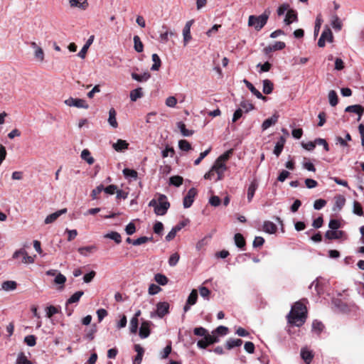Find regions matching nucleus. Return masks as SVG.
Returning <instances> with one entry per match:
<instances>
[{
	"label": "nucleus",
	"instance_id": "6",
	"mask_svg": "<svg viewBox=\"0 0 364 364\" xmlns=\"http://www.w3.org/2000/svg\"><path fill=\"white\" fill-rule=\"evenodd\" d=\"M65 104L69 107L88 109L89 105L83 99L73 98L72 97L65 100Z\"/></svg>",
	"mask_w": 364,
	"mask_h": 364
},
{
	"label": "nucleus",
	"instance_id": "62",
	"mask_svg": "<svg viewBox=\"0 0 364 364\" xmlns=\"http://www.w3.org/2000/svg\"><path fill=\"white\" fill-rule=\"evenodd\" d=\"M341 227V222L337 219H331L328 223V228L331 230H338Z\"/></svg>",
	"mask_w": 364,
	"mask_h": 364
},
{
	"label": "nucleus",
	"instance_id": "33",
	"mask_svg": "<svg viewBox=\"0 0 364 364\" xmlns=\"http://www.w3.org/2000/svg\"><path fill=\"white\" fill-rule=\"evenodd\" d=\"M117 112L114 108H111L109 111L108 122L113 128L118 127V123L116 119Z\"/></svg>",
	"mask_w": 364,
	"mask_h": 364
},
{
	"label": "nucleus",
	"instance_id": "48",
	"mask_svg": "<svg viewBox=\"0 0 364 364\" xmlns=\"http://www.w3.org/2000/svg\"><path fill=\"white\" fill-rule=\"evenodd\" d=\"M353 213L358 216L363 215V207L361 204L357 200L353 202Z\"/></svg>",
	"mask_w": 364,
	"mask_h": 364
},
{
	"label": "nucleus",
	"instance_id": "37",
	"mask_svg": "<svg viewBox=\"0 0 364 364\" xmlns=\"http://www.w3.org/2000/svg\"><path fill=\"white\" fill-rule=\"evenodd\" d=\"M331 26L337 31H341L342 28V22L336 14L333 15L331 17Z\"/></svg>",
	"mask_w": 364,
	"mask_h": 364
},
{
	"label": "nucleus",
	"instance_id": "15",
	"mask_svg": "<svg viewBox=\"0 0 364 364\" xmlns=\"http://www.w3.org/2000/svg\"><path fill=\"white\" fill-rule=\"evenodd\" d=\"M94 38H95V36L93 35L90 36L89 37V38L87 39L85 44L83 46L82 49L77 53L78 57H80L82 59H84L85 58L87 50H88L89 47L92 44Z\"/></svg>",
	"mask_w": 364,
	"mask_h": 364
},
{
	"label": "nucleus",
	"instance_id": "21",
	"mask_svg": "<svg viewBox=\"0 0 364 364\" xmlns=\"http://www.w3.org/2000/svg\"><path fill=\"white\" fill-rule=\"evenodd\" d=\"M122 173L124 176L130 181H136L138 178V173L134 169L125 168L123 169Z\"/></svg>",
	"mask_w": 364,
	"mask_h": 364
},
{
	"label": "nucleus",
	"instance_id": "46",
	"mask_svg": "<svg viewBox=\"0 0 364 364\" xmlns=\"http://www.w3.org/2000/svg\"><path fill=\"white\" fill-rule=\"evenodd\" d=\"M178 148L181 151H188L192 149L191 144L186 139H181L178 141Z\"/></svg>",
	"mask_w": 364,
	"mask_h": 364
},
{
	"label": "nucleus",
	"instance_id": "35",
	"mask_svg": "<svg viewBox=\"0 0 364 364\" xmlns=\"http://www.w3.org/2000/svg\"><path fill=\"white\" fill-rule=\"evenodd\" d=\"M84 294L83 291H77L75 292L67 301L66 304L70 305L73 303H77L80 301L81 296Z\"/></svg>",
	"mask_w": 364,
	"mask_h": 364
},
{
	"label": "nucleus",
	"instance_id": "8",
	"mask_svg": "<svg viewBox=\"0 0 364 364\" xmlns=\"http://www.w3.org/2000/svg\"><path fill=\"white\" fill-rule=\"evenodd\" d=\"M197 193V190L195 188H191L188 190L186 196L183 198V205L184 208H188L193 205L194 202V198Z\"/></svg>",
	"mask_w": 364,
	"mask_h": 364
},
{
	"label": "nucleus",
	"instance_id": "27",
	"mask_svg": "<svg viewBox=\"0 0 364 364\" xmlns=\"http://www.w3.org/2000/svg\"><path fill=\"white\" fill-rule=\"evenodd\" d=\"M31 46L33 48L35 49V58L39 61H43L44 59V53L43 49L41 47L38 46V45L35 42H31Z\"/></svg>",
	"mask_w": 364,
	"mask_h": 364
},
{
	"label": "nucleus",
	"instance_id": "59",
	"mask_svg": "<svg viewBox=\"0 0 364 364\" xmlns=\"http://www.w3.org/2000/svg\"><path fill=\"white\" fill-rule=\"evenodd\" d=\"M206 337L210 346L220 342L219 336L216 335L213 331H212V334H210L208 332Z\"/></svg>",
	"mask_w": 364,
	"mask_h": 364
},
{
	"label": "nucleus",
	"instance_id": "13",
	"mask_svg": "<svg viewBox=\"0 0 364 364\" xmlns=\"http://www.w3.org/2000/svg\"><path fill=\"white\" fill-rule=\"evenodd\" d=\"M279 119V114H274L271 117L266 119L262 124V130H266L271 126L274 125Z\"/></svg>",
	"mask_w": 364,
	"mask_h": 364
},
{
	"label": "nucleus",
	"instance_id": "40",
	"mask_svg": "<svg viewBox=\"0 0 364 364\" xmlns=\"http://www.w3.org/2000/svg\"><path fill=\"white\" fill-rule=\"evenodd\" d=\"M328 101L329 104L332 107H335L338 103V97L336 92L335 90H331L328 92Z\"/></svg>",
	"mask_w": 364,
	"mask_h": 364
},
{
	"label": "nucleus",
	"instance_id": "41",
	"mask_svg": "<svg viewBox=\"0 0 364 364\" xmlns=\"http://www.w3.org/2000/svg\"><path fill=\"white\" fill-rule=\"evenodd\" d=\"M322 23H323L322 16H321V14H319L317 15L316 21H315V26H314V36L315 38L318 35Z\"/></svg>",
	"mask_w": 364,
	"mask_h": 364
},
{
	"label": "nucleus",
	"instance_id": "63",
	"mask_svg": "<svg viewBox=\"0 0 364 364\" xmlns=\"http://www.w3.org/2000/svg\"><path fill=\"white\" fill-rule=\"evenodd\" d=\"M161 291V288L155 284H151L149 287L148 292L150 295H155Z\"/></svg>",
	"mask_w": 364,
	"mask_h": 364
},
{
	"label": "nucleus",
	"instance_id": "30",
	"mask_svg": "<svg viewBox=\"0 0 364 364\" xmlns=\"http://www.w3.org/2000/svg\"><path fill=\"white\" fill-rule=\"evenodd\" d=\"M17 287V283L15 281L7 280L1 284V289L6 291H14Z\"/></svg>",
	"mask_w": 364,
	"mask_h": 364
},
{
	"label": "nucleus",
	"instance_id": "11",
	"mask_svg": "<svg viewBox=\"0 0 364 364\" xmlns=\"http://www.w3.org/2000/svg\"><path fill=\"white\" fill-rule=\"evenodd\" d=\"M66 213H67V208H63V209L57 210L55 213H53L48 215L46 218L44 223L46 224L52 223L55 222L60 215H62L63 214H65Z\"/></svg>",
	"mask_w": 364,
	"mask_h": 364
},
{
	"label": "nucleus",
	"instance_id": "17",
	"mask_svg": "<svg viewBox=\"0 0 364 364\" xmlns=\"http://www.w3.org/2000/svg\"><path fill=\"white\" fill-rule=\"evenodd\" d=\"M285 142H286V139L284 138V136H281L279 138V140L277 141V142L276 143L273 153L277 157L279 156V155L281 154V153L284 149Z\"/></svg>",
	"mask_w": 364,
	"mask_h": 364
},
{
	"label": "nucleus",
	"instance_id": "50",
	"mask_svg": "<svg viewBox=\"0 0 364 364\" xmlns=\"http://www.w3.org/2000/svg\"><path fill=\"white\" fill-rule=\"evenodd\" d=\"M16 364H33L25 355L24 353L21 352L18 355Z\"/></svg>",
	"mask_w": 364,
	"mask_h": 364
},
{
	"label": "nucleus",
	"instance_id": "60",
	"mask_svg": "<svg viewBox=\"0 0 364 364\" xmlns=\"http://www.w3.org/2000/svg\"><path fill=\"white\" fill-rule=\"evenodd\" d=\"M199 292H200V296L204 298L206 300H209L210 299V291L205 287H199Z\"/></svg>",
	"mask_w": 364,
	"mask_h": 364
},
{
	"label": "nucleus",
	"instance_id": "23",
	"mask_svg": "<svg viewBox=\"0 0 364 364\" xmlns=\"http://www.w3.org/2000/svg\"><path fill=\"white\" fill-rule=\"evenodd\" d=\"M263 230L267 233L274 234L277 232V227L274 223L267 220L263 223Z\"/></svg>",
	"mask_w": 364,
	"mask_h": 364
},
{
	"label": "nucleus",
	"instance_id": "42",
	"mask_svg": "<svg viewBox=\"0 0 364 364\" xmlns=\"http://www.w3.org/2000/svg\"><path fill=\"white\" fill-rule=\"evenodd\" d=\"M324 325L323 323L318 320H314L312 323V331L316 332L319 335L323 330Z\"/></svg>",
	"mask_w": 364,
	"mask_h": 364
},
{
	"label": "nucleus",
	"instance_id": "19",
	"mask_svg": "<svg viewBox=\"0 0 364 364\" xmlns=\"http://www.w3.org/2000/svg\"><path fill=\"white\" fill-rule=\"evenodd\" d=\"M335 203L333 208V210H341L346 203V198L342 195H337L334 198Z\"/></svg>",
	"mask_w": 364,
	"mask_h": 364
},
{
	"label": "nucleus",
	"instance_id": "53",
	"mask_svg": "<svg viewBox=\"0 0 364 364\" xmlns=\"http://www.w3.org/2000/svg\"><path fill=\"white\" fill-rule=\"evenodd\" d=\"M179 259H180V255L178 252H175V253L172 254L170 256L168 261L169 266L175 267L177 264V263L178 262Z\"/></svg>",
	"mask_w": 364,
	"mask_h": 364
},
{
	"label": "nucleus",
	"instance_id": "18",
	"mask_svg": "<svg viewBox=\"0 0 364 364\" xmlns=\"http://www.w3.org/2000/svg\"><path fill=\"white\" fill-rule=\"evenodd\" d=\"M243 341L240 338H229L226 341L225 347L228 350H231L235 347H240Z\"/></svg>",
	"mask_w": 364,
	"mask_h": 364
},
{
	"label": "nucleus",
	"instance_id": "14",
	"mask_svg": "<svg viewBox=\"0 0 364 364\" xmlns=\"http://www.w3.org/2000/svg\"><path fill=\"white\" fill-rule=\"evenodd\" d=\"M332 304L334 308L340 312H346L348 310V305L340 299H333Z\"/></svg>",
	"mask_w": 364,
	"mask_h": 364
},
{
	"label": "nucleus",
	"instance_id": "16",
	"mask_svg": "<svg viewBox=\"0 0 364 364\" xmlns=\"http://www.w3.org/2000/svg\"><path fill=\"white\" fill-rule=\"evenodd\" d=\"M293 21H298L297 12L294 9H289L286 14L284 23L290 25Z\"/></svg>",
	"mask_w": 364,
	"mask_h": 364
},
{
	"label": "nucleus",
	"instance_id": "34",
	"mask_svg": "<svg viewBox=\"0 0 364 364\" xmlns=\"http://www.w3.org/2000/svg\"><path fill=\"white\" fill-rule=\"evenodd\" d=\"M263 89L262 92L266 95H269L272 92L274 85L270 80L266 79L262 81Z\"/></svg>",
	"mask_w": 364,
	"mask_h": 364
},
{
	"label": "nucleus",
	"instance_id": "49",
	"mask_svg": "<svg viewBox=\"0 0 364 364\" xmlns=\"http://www.w3.org/2000/svg\"><path fill=\"white\" fill-rule=\"evenodd\" d=\"M97 331V328L96 324H92L89 331L86 333L84 338L88 339L89 341H92L95 338V334Z\"/></svg>",
	"mask_w": 364,
	"mask_h": 364
},
{
	"label": "nucleus",
	"instance_id": "31",
	"mask_svg": "<svg viewBox=\"0 0 364 364\" xmlns=\"http://www.w3.org/2000/svg\"><path fill=\"white\" fill-rule=\"evenodd\" d=\"M144 95L142 88L137 87L136 89L132 90L130 92V100L132 102H136L138 99L142 97Z\"/></svg>",
	"mask_w": 364,
	"mask_h": 364
},
{
	"label": "nucleus",
	"instance_id": "45",
	"mask_svg": "<svg viewBox=\"0 0 364 364\" xmlns=\"http://www.w3.org/2000/svg\"><path fill=\"white\" fill-rule=\"evenodd\" d=\"M211 168L214 171L227 170V168H228L225 163L220 161L219 159H217L215 161V162Z\"/></svg>",
	"mask_w": 364,
	"mask_h": 364
},
{
	"label": "nucleus",
	"instance_id": "36",
	"mask_svg": "<svg viewBox=\"0 0 364 364\" xmlns=\"http://www.w3.org/2000/svg\"><path fill=\"white\" fill-rule=\"evenodd\" d=\"M104 237L114 240L117 244L122 242L121 235L115 231H112L104 235Z\"/></svg>",
	"mask_w": 364,
	"mask_h": 364
},
{
	"label": "nucleus",
	"instance_id": "2",
	"mask_svg": "<svg viewBox=\"0 0 364 364\" xmlns=\"http://www.w3.org/2000/svg\"><path fill=\"white\" fill-rule=\"evenodd\" d=\"M149 207H153L154 213L157 215H164L170 208V203L164 194H159L158 199L153 198L149 203Z\"/></svg>",
	"mask_w": 364,
	"mask_h": 364
},
{
	"label": "nucleus",
	"instance_id": "22",
	"mask_svg": "<svg viewBox=\"0 0 364 364\" xmlns=\"http://www.w3.org/2000/svg\"><path fill=\"white\" fill-rule=\"evenodd\" d=\"M257 187L258 183L256 180H254L250 183L247 190V200L249 203L252 201Z\"/></svg>",
	"mask_w": 364,
	"mask_h": 364
},
{
	"label": "nucleus",
	"instance_id": "58",
	"mask_svg": "<svg viewBox=\"0 0 364 364\" xmlns=\"http://www.w3.org/2000/svg\"><path fill=\"white\" fill-rule=\"evenodd\" d=\"M228 328L226 327V326H219L218 327H217L215 330H213V331L216 334L218 335V336H225L228 334Z\"/></svg>",
	"mask_w": 364,
	"mask_h": 364
},
{
	"label": "nucleus",
	"instance_id": "39",
	"mask_svg": "<svg viewBox=\"0 0 364 364\" xmlns=\"http://www.w3.org/2000/svg\"><path fill=\"white\" fill-rule=\"evenodd\" d=\"M134 48L137 53H141L144 50V45L139 36H134L133 38Z\"/></svg>",
	"mask_w": 364,
	"mask_h": 364
},
{
	"label": "nucleus",
	"instance_id": "5",
	"mask_svg": "<svg viewBox=\"0 0 364 364\" xmlns=\"http://www.w3.org/2000/svg\"><path fill=\"white\" fill-rule=\"evenodd\" d=\"M333 41V36L332 31L328 26H326L318 39V46L320 48H323L326 45V41L331 43Z\"/></svg>",
	"mask_w": 364,
	"mask_h": 364
},
{
	"label": "nucleus",
	"instance_id": "24",
	"mask_svg": "<svg viewBox=\"0 0 364 364\" xmlns=\"http://www.w3.org/2000/svg\"><path fill=\"white\" fill-rule=\"evenodd\" d=\"M301 357L306 364H309L314 358V354L312 351L303 348L301 350Z\"/></svg>",
	"mask_w": 364,
	"mask_h": 364
},
{
	"label": "nucleus",
	"instance_id": "25",
	"mask_svg": "<svg viewBox=\"0 0 364 364\" xmlns=\"http://www.w3.org/2000/svg\"><path fill=\"white\" fill-rule=\"evenodd\" d=\"M234 241L235 245L242 250H244L246 245L245 237L241 233H236L234 235Z\"/></svg>",
	"mask_w": 364,
	"mask_h": 364
},
{
	"label": "nucleus",
	"instance_id": "38",
	"mask_svg": "<svg viewBox=\"0 0 364 364\" xmlns=\"http://www.w3.org/2000/svg\"><path fill=\"white\" fill-rule=\"evenodd\" d=\"M154 280L159 285H161V286H164V285L167 284L168 282V277L166 275L161 274V273H157L154 275Z\"/></svg>",
	"mask_w": 364,
	"mask_h": 364
},
{
	"label": "nucleus",
	"instance_id": "56",
	"mask_svg": "<svg viewBox=\"0 0 364 364\" xmlns=\"http://www.w3.org/2000/svg\"><path fill=\"white\" fill-rule=\"evenodd\" d=\"M183 42L186 46L188 41L191 39V28L188 26H184L183 29Z\"/></svg>",
	"mask_w": 364,
	"mask_h": 364
},
{
	"label": "nucleus",
	"instance_id": "29",
	"mask_svg": "<svg viewBox=\"0 0 364 364\" xmlns=\"http://www.w3.org/2000/svg\"><path fill=\"white\" fill-rule=\"evenodd\" d=\"M129 144L122 139H118L116 143L112 145L113 149L117 151H122L124 149H128Z\"/></svg>",
	"mask_w": 364,
	"mask_h": 364
},
{
	"label": "nucleus",
	"instance_id": "4",
	"mask_svg": "<svg viewBox=\"0 0 364 364\" xmlns=\"http://www.w3.org/2000/svg\"><path fill=\"white\" fill-rule=\"evenodd\" d=\"M156 311H151L150 317L151 318L157 316L159 318H162L164 316L169 314L170 304L167 301H159L156 304Z\"/></svg>",
	"mask_w": 364,
	"mask_h": 364
},
{
	"label": "nucleus",
	"instance_id": "64",
	"mask_svg": "<svg viewBox=\"0 0 364 364\" xmlns=\"http://www.w3.org/2000/svg\"><path fill=\"white\" fill-rule=\"evenodd\" d=\"M59 312L58 309L54 306H49L46 308V316L48 318H51L53 315L58 314Z\"/></svg>",
	"mask_w": 364,
	"mask_h": 364
},
{
	"label": "nucleus",
	"instance_id": "54",
	"mask_svg": "<svg viewBox=\"0 0 364 364\" xmlns=\"http://www.w3.org/2000/svg\"><path fill=\"white\" fill-rule=\"evenodd\" d=\"M170 154L171 157H173L175 154V150L173 147L166 145V148L161 151L162 158H166Z\"/></svg>",
	"mask_w": 364,
	"mask_h": 364
},
{
	"label": "nucleus",
	"instance_id": "55",
	"mask_svg": "<svg viewBox=\"0 0 364 364\" xmlns=\"http://www.w3.org/2000/svg\"><path fill=\"white\" fill-rule=\"evenodd\" d=\"M240 108L245 109V112L246 113L255 109V106L246 100H242L240 102Z\"/></svg>",
	"mask_w": 364,
	"mask_h": 364
},
{
	"label": "nucleus",
	"instance_id": "61",
	"mask_svg": "<svg viewBox=\"0 0 364 364\" xmlns=\"http://www.w3.org/2000/svg\"><path fill=\"white\" fill-rule=\"evenodd\" d=\"M212 237L211 235H208L205 236L203 239L200 240L196 244V249L200 250L204 245L208 243V241L210 240Z\"/></svg>",
	"mask_w": 364,
	"mask_h": 364
},
{
	"label": "nucleus",
	"instance_id": "57",
	"mask_svg": "<svg viewBox=\"0 0 364 364\" xmlns=\"http://www.w3.org/2000/svg\"><path fill=\"white\" fill-rule=\"evenodd\" d=\"M24 342L29 347L35 346L36 344V337L34 335H28L24 338Z\"/></svg>",
	"mask_w": 364,
	"mask_h": 364
},
{
	"label": "nucleus",
	"instance_id": "52",
	"mask_svg": "<svg viewBox=\"0 0 364 364\" xmlns=\"http://www.w3.org/2000/svg\"><path fill=\"white\" fill-rule=\"evenodd\" d=\"M139 319L136 318H132L129 323V331L131 333H136L138 330Z\"/></svg>",
	"mask_w": 364,
	"mask_h": 364
},
{
	"label": "nucleus",
	"instance_id": "47",
	"mask_svg": "<svg viewBox=\"0 0 364 364\" xmlns=\"http://www.w3.org/2000/svg\"><path fill=\"white\" fill-rule=\"evenodd\" d=\"M198 291L196 289H193L190 294L188 296V299L186 300L187 302H188V304L194 305L196 304L198 300Z\"/></svg>",
	"mask_w": 364,
	"mask_h": 364
},
{
	"label": "nucleus",
	"instance_id": "44",
	"mask_svg": "<svg viewBox=\"0 0 364 364\" xmlns=\"http://www.w3.org/2000/svg\"><path fill=\"white\" fill-rule=\"evenodd\" d=\"M183 178L180 176H173L169 178V184L175 187L182 185Z\"/></svg>",
	"mask_w": 364,
	"mask_h": 364
},
{
	"label": "nucleus",
	"instance_id": "7",
	"mask_svg": "<svg viewBox=\"0 0 364 364\" xmlns=\"http://www.w3.org/2000/svg\"><path fill=\"white\" fill-rule=\"evenodd\" d=\"M153 325L150 321L143 320L139 331V336L141 338H146L151 334V326Z\"/></svg>",
	"mask_w": 364,
	"mask_h": 364
},
{
	"label": "nucleus",
	"instance_id": "43",
	"mask_svg": "<svg viewBox=\"0 0 364 364\" xmlns=\"http://www.w3.org/2000/svg\"><path fill=\"white\" fill-rule=\"evenodd\" d=\"M81 158L85 160L88 164L91 165L94 163L95 160L88 149H84L81 152Z\"/></svg>",
	"mask_w": 364,
	"mask_h": 364
},
{
	"label": "nucleus",
	"instance_id": "26",
	"mask_svg": "<svg viewBox=\"0 0 364 364\" xmlns=\"http://www.w3.org/2000/svg\"><path fill=\"white\" fill-rule=\"evenodd\" d=\"M132 77L137 82H146L151 77V74L149 72H144L143 74H137L136 73H132Z\"/></svg>",
	"mask_w": 364,
	"mask_h": 364
},
{
	"label": "nucleus",
	"instance_id": "20",
	"mask_svg": "<svg viewBox=\"0 0 364 364\" xmlns=\"http://www.w3.org/2000/svg\"><path fill=\"white\" fill-rule=\"evenodd\" d=\"M159 33H160L159 38V42L161 43H166L168 41V36H169V35H168L169 29H168V26L164 24L161 26V31H160Z\"/></svg>",
	"mask_w": 364,
	"mask_h": 364
},
{
	"label": "nucleus",
	"instance_id": "51",
	"mask_svg": "<svg viewBox=\"0 0 364 364\" xmlns=\"http://www.w3.org/2000/svg\"><path fill=\"white\" fill-rule=\"evenodd\" d=\"M208 331L204 327L199 326L193 328V333L197 336H201L205 338L207 336Z\"/></svg>",
	"mask_w": 364,
	"mask_h": 364
},
{
	"label": "nucleus",
	"instance_id": "9",
	"mask_svg": "<svg viewBox=\"0 0 364 364\" xmlns=\"http://www.w3.org/2000/svg\"><path fill=\"white\" fill-rule=\"evenodd\" d=\"M346 112H352L358 115V121L360 120L362 115L364 113V107L360 105H349L345 109Z\"/></svg>",
	"mask_w": 364,
	"mask_h": 364
},
{
	"label": "nucleus",
	"instance_id": "3",
	"mask_svg": "<svg viewBox=\"0 0 364 364\" xmlns=\"http://www.w3.org/2000/svg\"><path fill=\"white\" fill-rule=\"evenodd\" d=\"M269 18V15L266 14V12L262 14L256 16H250L248 20V25L250 26H254L255 30L259 31L262 29L267 22Z\"/></svg>",
	"mask_w": 364,
	"mask_h": 364
},
{
	"label": "nucleus",
	"instance_id": "10",
	"mask_svg": "<svg viewBox=\"0 0 364 364\" xmlns=\"http://www.w3.org/2000/svg\"><path fill=\"white\" fill-rule=\"evenodd\" d=\"M243 82L245 84L246 87L250 90V91L256 96L257 98L259 100H262L263 101H267V97L262 95V94L257 90L255 86L247 80L244 79Z\"/></svg>",
	"mask_w": 364,
	"mask_h": 364
},
{
	"label": "nucleus",
	"instance_id": "12",
	"mask_svg": "<svg viewBox=\"0 0 364 364\" xmlns=\"http://www.w3.org/2000/svg\"><path fill=\"white\" fill-rule=\"evenodd\" d=\"M345 232L343 230H328L325 233V237L328 240H338L344 235Z\"/></svg>",
	"mask_w": 364,
	"mask_h": 364
},
{
	"label": "nucleus",
	"instance_id": "32",
	"mask_svg": "<svg viewBox=\"0 0 364 364\" xmlns=\"http://www.w3.org/2000/svg\"><path fill=\"white\" fill-rule=\"evenodd\" d=\"M151 59L154 63L151 67V70L158 71L161 65V60L160 57L158 55V54L154 53L151 55Z\"/></svg>",
	"mask_w": 364,
	"mask_h": 364
},
{
	"label": "nucleus",
	"instance_id": "28",
	"mask_svg": "<svg viewBox=\"0 0 364 364\" xmlns=\"http://www.w3.org/2000/svg\"><path fill=\"white\" fill-rule=\"evenodd\" d=\"M177 127L179 129L183 136H191L194 133L193 130L186 129V124L182 121L177 122Z\"/></svg>",
	"mask_w": 364,
	"mask_h": 364
},
{
	"label": "nucleus",
	"instance_id": "1",
	"mask_svg": "<svg viewBox=\"0 0 364 364\" xmlns=\"http://www.w3.org/2000/svg\"><path fill=\"white\" fill-rule=\"evenodd\" d=\"M288 322L298 327L301 326L307 318V309L306 306L300 301H296L291 306V310L289 313Z\"/></svg>",
	"mask_w": 364,
	"mask_h": 364
}]
</instances>
